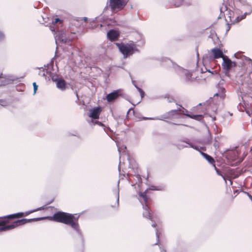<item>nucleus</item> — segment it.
Wrapping results in <instances>:
<instances>
[{"label": "nucleus", "mask_w": 252, "mask_h": 252, "mask_svg": "<svg viewBox=\"0 0 252 252\" xmlns=\"http://www.w3.org/2000/svg\"><path fill=\"white\" fill-rule=\"evenodd\" d=\"M52 218L56 221L70 225L76 231L80 238L82 239L83 236L78 223V217H75V215L73 214L63 212H58L54 214Z\"/></svg>", "instance_id": "f257e3e1"}, {"label": "nucleus", "mask_w": 252, "mask_h": 252, "mask_svg": "<svg viewBox=\"0 0 252 252\" xmlns=\"http://www.w3.org/2000/svg\"><path fill=\"white\" fill-rule=\"evenodd\" d=\"M181 108H182V112L183 113L187 116V117L190 118L191 119L200 121L202 119V115H191L189 113H188V111L187 110L184 109L182 107V106H180L179 108L177 110H172L168 112V113L165 114L164 115L161 116L160 118H147V117H143V120H163L165 119H170L172 117V116L174 115H176L178 114V111H182Z\"/></svg>", "instance_id": "f03ea898"}, {"label": "nucleus", "mask_w": 252, "mask_h": 252, "mask_svg": "<svg viewBox=\"0 0 252 252\" xmlns=\"http://www.w3.org/2000/svg\"><path fill=\"white\" fill-rule=\"evenodd\" d=\"M242 60L243 61L242 63L244 65H248V66L247 67L248 70V72L244 73V74L239 72L238 75L239 77L242 85L243 86L244 85L248 86L252 82V79L249 77L250 72L252 71V60L246 57H244Z\"/></svg>", "instance_id": "7ed1b4c3"}, {"label": "nucleus", "mask_w": 252, "mask_h": 252, "mask_svg": "<svg viewBox=\"0 0 252 252\" xmlns=\"http://www.w3.org/2000/svg\"><path fill=\"white\" fill-rule=\"evenodd\" d=\"M41 218H35L32 219H22L14 221L11 224L5 225L7 221L5 220L0 221V232L12 229L16 227L30 222L32 221L41 220Z\"/></svg>", "instance_id": "20e7f679"}, {"label": "nucleus", "mask_w": 252, "mask_h": 252, "mask_svg": "<svg viewBox=\"0 0 252 252\" xmlns=\"http://www.w3.org/2000/svg\"><path fill=\"white\" fill-rule=\"evenodd\" d=\"M119 50L125 58L132 55L135 51H137L136 44L132 41L127 44H118Z\"/></svg>", "instance_id": "39448f33"}, {"label": "nucleus", "mask_w": 252, "mask_h": 252, "mask_svg": "<svg viewBox=\"0 0 252 252\" xmlns=\"http://www.w3.org/2000/svg\"><path fill=\"white\" fill-rule=\"evenodd\" d=\"M109 6L112 10H121L127 4L128 0H108Z\"/></svg>", "instance_id": "423d86ee"}, {"label": "nucleus", "mask_w": 252, "mask_h": 252, "mask_svg": "<svg viewBox=\"0 0 252 252\" xmlns=\"http://www.w3.org/2000/svg\"><path fill=\"white\" fill-rule=\"evenodd\" d=\"M222 67L226 71V74H227V76L230 77V75L229 74V70L233 66H236V63L234 62L231 61L226 56L222 57Z\"/></svg>", "instance_id": "0eeeda50"}, {"label": "nucleus", "mask_w": 252, "mask_h": 252, "mask_svg": "<svg viewBox=\"0 0 252 252\" xmlns=\"http://www.w3.org/2000/svg\"><path fill=\"white\" fill-rule=\"evenodd\" d=\"M174 67L177 68V72L180 75L185 76V78L187 81H192L194 78H192V74L188 70L183 69L181 67L173 64Z\"/></svg>", "instance_id": "6e6552de"}, {"label": "nucleus", "mask_w": 252, "mask_h": 252, "mask_svg": "<svg viewBox=\"0 0 252 252\" xmlns=\"http://www.w3.org/2000/svg\"><path fill=\"white\" fill-rule=\"evenodd\" d=\"M210 53L212 54L211 58L213 59L220 58L222 59V57L225 56V55H223L222 51L218 47L212 49L210 50Z\"/></svg>", "instance_id": "1a4fd4ad"}, {"label": "nucleus", "mask_w": 252, "mask_h": 252, "mask_svg": "<svg viewBox=\"0 0 252 252\" xmlns=\"http://www.w3.org/2000/svg\"><path fill=\"white\" fill-rule=\"evenodd\" d=\"M143 208L144 210L143 213V215L144 217L149 219L152 221H155V220H154L153 215L151 214V213L149 211L148 206L146 204L145 206H143ZM156 222H155V223L152 224V226L153 227H156Z\"/></svg>", "instance_id": "9d476101"}, {"label": "nucleus", "mask_w": 252, "mask_h": 252, "mask_svg": "<svg viewBox=\"0 0 252 252\" xmlns=\"http://www.w3.org/2000/svg\"><path fill=\"white\" fill-rule=\"evenodd\" d=\"M101 108L100 107H97L90 110L89 116L93 119H98L99 117Z\"/></svg>", "instance_id": "9b49d317"}, {"label": "nucleus", "mask_w": 252, "mask_h": 252, "mask_svg": "<svg viewBox=\"0 0 252 252\" xmlns=\"http://www.w3.org/2000/svg\"><path fill=\"white\" fill-rule=\"evenodd\" d=\"M119 33L118 32L114 30H110L107 34L108 39L111 41H115L117 40L119 37Z\"/></svg>", "instance_id": "f8f14e48"}, {"label": "nucleus", "mask_w": 252, "mask_h": 252, "mask_svg": "<svg viewBox=\"0 0 252 252\" xmlns=\"http://www.w3.org/2000/svg\"><path fill=\"white\" fill-rule=\"evenodd\" d=\"M119 96V93L117 91H115L112 93L108 94L106 96V99L108 102H112L116 99Z\"/></svg>", "instance_id": "ddd939ff"}, {"label": "nucleus", "mask_w": 252, "mask_h": 252, "mask_svg": "<svg viewBox=\"0 0 252 252\" xmlns=\"http://www.w3.org/2000/svg\"><path fill=\"white\" fill-rule=\"evenodd\" d=\"M56 85L57 87L61 90H64L65 89V83L63 79H60L57 80Z\"/></svg>", "instance_id": "4468645a"}, {"label": "nucleus", "mask_w": 252, "mask_h": 252, "mask_svg": "<svg viewBox=\"0 0 252 252\" xmlns=\"http://www.w3.org/2000/svg\"><path fill=\"white\" fill-rule=\"evenodd\" d=\"M200 154L203 157V158H205L210 163L212 164L213 165L215 164V160L212 157L203 152H201Z\"/></svg>", "instance_id": "2eb2a0df"}, {"label": "nucleus", "mask_w": 252, "mask_h": 252, "mask_svg": "<svg viewBox=\"0 0 252 252\" xmlns=\"http://www.w3.org/2000/svg\"><path fill=\"white\" fill-rule=\"evenodd\" d=\"M11 79H10L9 78H4L2 76H0V85H5L6 84H9L10 81H11Z\"/></svg>", "instance_id": "dca6fc26"}, {"label": "nucleus", "mask_w": 252, "mask_h": 252, "mask_svg": "<svg viewBox=\"0 0 252 252\" xmlns=\"http://www.w3.org/2000/svg\"><path fill=\"white\" fill-rule=\"evenodd\" d=\"M24 216L23 213H18L15 214L10 215L7 217V218L9 219H12L15 218H21Z\"/></svg>", "instance_id": "f3484780"}, {"label": "nucleus", "mask_w": 252, "mask_h": 252, "mask_svg": "<svg viewBox=\"0 0 252 252\" xmlns=\"http://www.w3.org/2000/svg\"><path fill=\"white\" fill-rule=\"evenodd\" d=\"M132 84L135 87V88L137 89V90L138 91V92H139V93L140 94L141 98H142L144 95V92H143V91L142 89H141L140 88H139L136 85V84L135 83V81H132Z\"/></svg>", "instance_id": "a211bd4d"}, {"label": "nucleus", "mask_w": 252, "mask_h": 252, "mask_svg": "<svg viewBox=\"0 0 252 252\" xmlns=\"http://www.w3.org/2000/svg\"><path fill=\"white\" fill-rule=\"evenodd\" d=\"M184 142L186 143L189 147L195 149L196 150L199 151L198 147L194 146L192 143L189 142V140L185 141Z\"/></svg>", "instance_id": "6ab92c4d"}, {"label": "nucleus", "mask_w": 252, "mask_h": 252, "mask_svg": "<svg viewBox=\"0 0 252 252\" xmlns=\"http://www.w3.org/2000/svg\"><path fill=\"white\" fill-rule=\"evenodd\" d=\"M225 89L224 88L221 89V92L217 93L214 94L215 96H219L220 98H223L224 96Z\"/></svg>", "instance_id": "aec40b11"}, {"label": "nucleus", "mask_w": 252, "mask_h": 252, "mask_svg": "<svg viewBox=\"0 0 252 252\" xmlns=\"http://www.w3.org/2000/svg\"><path fill=\"white\" fill-rule=\"evenodd\" d=\"M183 2V0H173V4L176 7L181 6Z\"/></svg>", "instance_id": "412c9836"}, {"label": "nucleus", "mask_w": 252, "mask_h": 252, "mask_svg": "<svg viewBox=\"0 0 252 252\" xmlns=\"http://www.w3.org/2000/svg\"><path fill=\"white\" fill-rule=\"evenodd\" d=\"M148 191V189H146L144 192L142 193V192H140V195L141 196H142L144 200V202L145 203L147 202V196H146V193H147V192Z\"/></svg>", "instance_id": "4be33fe9"}, {"label": "nucleus", "mask_w": 252, "mask_h": 252, "mask_svg": "<svg viewBox=\"0 0 252 252\" xmlns=\"http://www.w3.org/2000/svg\"><path fill=\"white\" fill-rule=\"evenodd\" d=\"M209 137L205 140H204V143L205 144H210L211 143L212 136L210 132L208 133Z\"/></svg>", "instance_id": "5701e85b"}, {"label": "nucleus", "mask_w": 252, "mask_h": 252, "mask_svg": "<svg viewBox=\"0 0 252 252\" xmlns=\"http://www.w3.org/2000/svg\"><path fill=\"white\" fill-rule=\"evenodd\" d=\"M213 166H214V168H215V170H216V171L217 173L219 175L221 176L222 177V178L223 179V180L225 181V183H226V178H225V177L224 176H223V175H222V174H221V173L219 171V170L217 168V167H216V166H215V164H213Z\"/></svg>", "instance_id": "b1692460"}, {"label": "nucleus", "mask_w": 252, "mask_h": 252, "mask_svg": "<svg viewBox=\"0 0 252 252\" xmlns=\"http://www.w3.org/2000/svg\"><path fill=\"white\" fill-rule=\"evenodd\" d=\"M114 192L115 193L116 196L117 197V202L118 205L119 202V189L118 188L117 189L115 190V191H114Z\"/></svg>", "instance_id": "393cba45"}, {"label": "nucleus", "mask_w": 252, "mask_h": 252, "mask_svg": "<svg viewBox=\"0 0 252 252\" xmlns=\"http://www.w3.org/2000/svg\"><path fill=\"white\" fill-rule=\"evenodd\" d=\"M59 40L62 41L63 43H67L68 39L65 37H63V35H61L59 37Z\"/></svg>", "instance_id": "a878e982"}, {"label": "nucleus", "mask_w": 252, "mask_h": 252, "mask_svg": "<svg viewBox=\"0 0 252 252\" xmlns=\"http://www.w3.org/2000/svg\"><path fill=\"white\" fill-rule=\"evenodd\" d=\"M149 189L152 190H160L162 189V188L161 187L152 186L150 187Z\"/></svg>", "instance_id": "bb28decb"}, {"label": "nucleus", "mask_w": 252, "mask_h": 252, "mask_svg": "<svg viewBox=\"0 0 252 252\" xmlns=\"http://www.w3.org/2000/svg\"><path fill=\"white\" fill-rule=\"evenodd\" d=\"M42 209H43V207H39V208H37V209H34V210H32V211H29V212H26V215H29V214H31V213H33V212H34L37 211H38V210H42Z\"/></svg>", "instance_id": "cd10ccee"}, {"label": "nucleus", "mask_w": 252, "mask_h": 252, "mask_svg": "<svg viewBox=\"0 0 252 252\" xmlns=\"http://www.w3.org/2000/svg\"><path fill=\"white\" fill-rule=\"evenodd\" d=\"M33 91H34V94H35L36 91L37 89L38 86L36 85L35 82L33 83Z\"/></svg>", "instance_id": "c85d7f7f"}, {"label": "nucleus", "mask_w": 252, "mask_h": 252, "mask_svg": "<svg viewBox=\"0 0 252 252\" xmlns=\"http://www.w3.org/2000/svg\"><path fill=\"white\" fill-rule=\"evenodd\" d=\"M177 146H178V148L180 149H183L184 148L188 147V145H185L182 144V143H181V144H178Z\"/></svg>", "instance_id": "c756f323"}, {"label": "nucleus", "mask_w": 252, "mask_h": 252, "mask_svg": "<svg viewBox=\"0 0 252 252\" xmlns=\"http://www.w3.org/2000/svg\"><path fill=\"white\" fill-rule=\"evenodd\" d=\"M156 236H157V238L158 242L156 243L155 245H157L158 244V241H159V233H158V231L157 229H156Z\"/></svg>", "instance_id": "7c9ffc66"}, {"label": "nucleus", "mask_w": 252, "mask_h": 252, "mask_svg": "<svg viewBox=\"0 0 252 252\" xmlns=\"http://www.w3.org/2000/svg\"><path fill=\"white\" fill-rule=\"evenodd\" d=\"M4 38V35L2 32L0 31V42Z\"/></svg>", "instance_id": "2f4dec72"}, {"label": "nucleus", "mask_w": 252, "mask_h": 252, "mask_svg": "<svg viewBox=\"0 0 252 252\" xmlns=\"http://www.w3.org/2000/svg\"><path fill=\"white\" fill-rule=\"evenodd\" d=\"M7 105V103L5 101H1L0 102V106H5Z\"/></svg>", "instance_id": "473e14b6"}, {"label": "nucleus", "mask_w": 252, "mask_h": 252, "mask_svg": "<svg viewBox=\"0 0 252 252\" xmlns=\"http://www.w3.org/2000/svg\"><path fill=\"white\" fill-rule=\"evenodd\" d=\"M92 122L94 123V125L95 124H98L99 126H102V123L101 122H99L97 121H94L92 120Z\"/></svg>", "instance_id": "72a5a7b5"}, {"label": "nucleus", "mask_w": 252, "mask_h": 252, "mask_svg": "<svg viewBox=\"0 0 252 252\" xmlns=\"http://www.w3.org/2000/svg\"><path fill=\"white\" fill-rule=\"evenodd\" d=\"M60 20L59 18H56L54 21V23H57V22H58L59 21H60Z\"/></svg>", "instance_id": "f704fd0d"}, {"label": "nucleus", "mask_w": 252, "mask_h": 252, "mask_svg": "<svg viewBox=\"0 0 252 252\" xmlns=\"http://www.w3.org/2000/svg\"><path fill=\"white\" fill-rule=\"evenodd\" d=\"M245 16H246L245 15V16H244L240 18V20H241L243 19V18H244L245 17ZM238 19H239V17H238L237 18V21H239V20Z\"/></svg>", "instance_id": "c9c22d12"}, {"label": "nucleus", "mask_w": 252, "mask_h": 252, "mask_svg": "<svg viewBox=\"0 0 252 252\" xmlns=\"http://www.w3.org/2000/svg\"><path fill=\"white\" fill-rule=\"evenodd\" d=\"M235 56L236 57V58H239L238 56H239V54H235Z\"/></svg>", "instance_id": "e433bc0d"}, {"label": "nucleus", "mask_w": 252, "mask_h": 252, "mask_svg": "<svg viewBox=\"0 0 252 252\" xmlns=\"http://www.w3.org/2000/svg\"><path fill=\"white\" fill-rule=\"evenodd\" d=\"M160 252H166V251L165 250H161Z\"/></svg>", "instance_id": "4c0bfd02"}, {"label": "nucleus", "mask_w": 252, "mask_h": 252, "mask_svg": "<svg viewBox=\"0 0 252 252\" xmlns=\"http://www.w3.org/2000/svg\"><path fill=\"white\" fill-rule=\"evenodd\" d=\"M200 149L202 150H205V148L204 147H201Z\"/></svg>", "instance_id": "58836bf2"}, {"label": "nucleus", "mask_w": 252, "mask_h": 252, "mask_svg": "<svg viewBox=\"0 0 252 252\" xmlns=\"http://www.w3.org/2000/svg\"><path fill=\"white\" fill-rule=\"evenodd\" d=\"M229 182H230V185H232V182L231 181V180H229Z\"/></svg>", "instance_id": "ea45409f"}, {"label": "nucleus", "mask_w": 252, "mask_h": 252, "mask_svg": "<svg viewBox=\"0 0 252 252\" xmlns=\"http://www.w3.org/2000/svg\"><path fill=\"white\" fill-rule=\"evenodd\" d=\"M117 146H118L117 145ZM118 151L119 152H120V148L119 147H118Z\"/></svg>", "instance_id": "a19ab883"}, {"label": "nucleus", "mask_w": 252, "mask_h": 252, "mask_svg": "<svg viewBox=\"0 0 252 252\" xmlns=\"http://www.w3.org/2000/svg\"><path fill=\"white\" fill-rule=\"evenodd\" d=\"M87 18H86V17H84V20H85V21H87Z\"/></svg>", "instance_id": "79ce46f5"}, {"label": "nucleus", "mask_w": 252, "mask_h": 252, "mask_svg": "<svg viewBox=\"0 0 252 252\" xmlns=\"http://www.w3.org/2000/svg\"><path fill=\"white\" fill-rule=\"evenodd\" d=\"M220 11H221V12H222V7L220 8Z\"/></svg>", "instance_id": "37998d69"}, {"label": "nucleus", "mask_w": 252, "mask_h": 252, "mask_svg": "<svg viewBox=\"0 0 252 252\" xmlns=\"http://www.w3.org/2000/svg\"><path fill=\"white\" fill-rule=\"evenodd\" d=\"M229 29H230V28H229V27H228V29L227 30V31H229Z\"/></svg>", "instance_id": "c03bdc74"}, {"label": "nucleus", "mask_w": 252, "mask_h": 252, "mask_svg": "<svg viewBox=\"0 0 252 252\" xmlns=\"http://www.w3.org/2000/svg\"><path fill=\"white\" fill-rule=\"evenodd\" d=\"M43 75L44 76L45 75V73L44 72L43 73Z\"/></svg>", "instance_id": "a18cd8bd"}, {"label": "nucleus", "mask_w": 252, "mask_h": 252, "mask_svg": "<svg viewBox=\"0 0 252 252\" xmlns=\"http://www.w3.org/2000/svg\"><path fill=\"white\" fill-rule=\"evenodd\" d=\"M76 96L78 97V94L76 93Z\"/></svg>", "instance_id": "49530a36"}]
</instances>
